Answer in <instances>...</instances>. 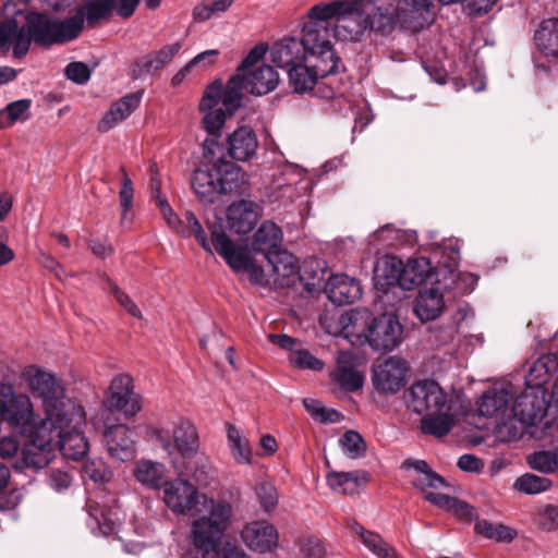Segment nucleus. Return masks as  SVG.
I'll use <instances>...</instances> for the list:
<instances>
[{
	"instance_id": "f257e3e1",
	"label": "nucleus",
	"mask_w": 558,
	"mask_h": 558,
	"mask_svg": "<svg viewBox=\"0 0 558 558\" xmlns=\"http://www.w3.org/2000/svg\"><path fill=\"white\" fill-rule=\"evenodd\" d=\"M161 488L162 500L173 513L187 514L202 504L203 512L191 523V543L203 556L215 551L232 525L233 505L225 498L201 494L197 486L183 478L166 481Z\"/></svg>"
},
{
	"instance_id": "f03ea898",
	"label": "nucleus",
	"mask_w": 558,
	"mask_h": 558,
	"mask_svg": "<svg viewBox=\"0 0 558 558\" xmlns=\"http://www.w3.org/2000/svg\"><path fill=\"white\" fill-rule=\"evenodd\" d=\"M340 335L353 345L367 343L377 352H389L402 342L403 327L396 316L384 314L369 323L366 312L348 311L338 318Z\"/></svg>"
},
{
	"instance_id": "7ed1b4c3",
	"label": "nucleus",
	"mask_w": 558,
	"mask_h": 558,
	"mask_svg": "<svg viewBox=\"0 0 558 558\" xmlns=\"http://www.w3.org/2000/svg\"><path fill=\"white\" fill-rule=\"evenodd\" d=\"M341 2L322 3L310 9L308 22L303 25L302 43L303 57L308 61H322L324 65L339 66L340 59L336 56L331 38L340 34L343 27L338 26V20L347 16L342 12Z\"/></svg>"
},
{
	"instance_id": "20e7f679",
	"label": "nucleus",
	"mask_w": 558,
	"mask_h": 558,
	"mask_svg": "<svg viewBox=\"0 0 558 558\" xmlns=\"http://www.w3.org/2000/svg\"><path fill=\"white\" fill-rule=\"evenodd\" d=\"M31 392L41 400L46 414L45 422L75 424L83 421V407L65 398L62 381L54 374L36 365H28L22 372Z\"/></svg>"
},
{
	"instance_id": "39448f33",
	"label": "nucleus",
	"mask_w": 558,
	"mask_h": 558,
	"mask_svg": "<svg viewBox=\"0 0 558 558\" xmlns=\"http://www.w3.org/2000/svg\"><path fill=\"white\" fill-rule=\"evenodd\" d=\"M372 5V11L363 17L360 13H347L338 20V26L343 27L351 39H356L367 28L383 35L392 33L397 27L415 31L413 20L407 15V10L398 0H365Z\"/></svg>"
},
{
	"instance_id": "423d86ee",
	"label": "nucleus",
	"mask_w": 558,
	"mask_h": 558,
	"mask_svg": "<svg viewBox=\"0 0 558 558\" xmlns=\"http://www.w3.org/2000/svg\"><path fill=\"white\" fill-rule=\"evenodd\" d=\"M337 66L333 64L324 65L322 61H308L303 57V61L288 70L289 83L293 90L299 94L312 90L318 80H328L323 82L327 89L319 87L320 96L324 98H336L343 93L342 83L337 80Z\"/></svg>"
},
{
	"instance_id": "0eeeda50",
	"label": "nucleus",
	"mask_w": 558,
	"mask_h": 558,
	"mask_svg": "<svg viewBox=\"0 0 558 558\" xmlns=\"http://www.w3.org/2000/svg\"><path fill=\"white\" fill-rule=\"evenodd\" d=\"M26 26L33 41L43 46L73 40L82 32L80 16L58 21L45 14L32 13L26 19Z\"/></svg>"
},
{
	"instance_id": "6e6552de",
	"label": "nucleus",
	"mask_w": 558,
	"mask_h": 558,
	"mask_svg": "<svg viewBox=\"0 0 558 558\" xmlns=\"http://www.w3.org/2000/svg\"><path fill=\"white\" fill-rule=\"evenodd\" d=\"M211 242L216 252L233 271L246 272L255 284L263 287L268 284L269 280L263 267L253 260L248 250L236 246L225 232L216 230L211 232Z\"/></svg>"
},
{
	"instance_id": "1a4fd4ad",
	"label": "nucleus",
	"mask_w": 558,
	"mask_h": 558,
	"mask_svg": "<svg viewBox=\"0 0 558 558\" xmlns=\"http://www.w3.org/2000/svg\"><path fill=\"white\" fill-rule=\"evenodd\" d=\"M0 417L23 435L35 436L45 432V420L35 414L31 398L26 395L0 403Z\"/></svg>"
},
{
	"instance_id": "9d476101",
	"label": "nucleus",
	"mask_w": 558,
	"mask_h": 558,
	"mask_svg": "<svg viewBox=\"0 0 558 558\" xmlns=\"http://www.w3.org/2000/svg\"><path fill=\"white\" fill-rule=\"evenodd\" d=\"M86 414L83 410V421L75 424L69 422V424H54V422H45V432L50 433L49 440L58 438L59 449L63 457L80 460L82 459L87 450L88 442L84 434L80 430L81 426L85 424Z\"/></svg>"
},
{
	"instance_id": "9b49d317",
	"label": "nucleus",
	"mask_w": 558,
	"mask_h": 558,
	"mask_svg": "<svg viewBox=\"0 0 558 558\" xmlns=\"http://www.w3.org/2000/svg\"><path fill=\"white\" fill-rule=\"evenodd\" d=\"M407 404L413 412L426 415L446 409L447 396L436 381L424 379L409 388Z\"/></svg>"
},
{
	"instance_id": "f8f14e48",
	"label": "nucleus",
	"mask_w": 558,
	"mask_h": 558,
	"mask_svg": "<svg viewBox=\"0 0 558 558\" xmlns=\"http://www.w3.org/2000/svg\"><path fill=\"white\" fill-rule=\"evenodd\" d=\"M408 363L399 356H389L373 366L372 384L385 395H396L405 386Z\"/></svg>"
},
{
	"instance_id": "ddd939ff",
	"label": "nucleus",
	"mask_w": 558,
	"mask_h": 558,
	"mask_svg": "<svg viewBox=\"0 0 558 558\" xmlns=\"http://www.w3.org/2000/svg\"><path fill=\"white\" fill-rule=\"evenodd\" d=\"M106 404L111 411H120L125 416H134L142 409L141 398L134 392L133 378L120 374L112 378Z\"/></svg>"
},
{
	"instance_id": "4468645a",
	"label": "nucleus",
	"mask_w": 558,
	"mask_h": 558,
	"mask_svg": "<svg viewBox=\"0 0 558 558\" xmlns=\"http://www.w3.org/2000/svg\"><path fill=\"white\" fill-rule=\"evenodd\" d=\"M243 544L252 551L268 554L279 546V532L267 520L247 522L240 532Z\"/></svg>"
},
{
	"instance_id": "2eb2a0df",
	"label": "nucleus",
	"mask_w": 558,
	"mask_h": 558,
	"mask_svg": "<svg viewBox=\"0 0 558 558\" xmlns=\"http://www.w3.org/2000/svg\"><path fill=\"white\" fill-rule=\"evenodd\" d=\"M192 187L199 202L216 203L223 195L221 170L216 165H206L205 168L196 169L192 177Z\"/></svg>"
},
{
	"instance_id": "dca6fc26",
	"label": "nucleus",
	"mask_w": 558,
	"mask_h": 558,
	"mask_svg": "<svg viewBox=\"0 0 558 558\" xmlns=\"http://www.w3.org/2000/svg\"><path fill=\"white\" fill-rule=\"evenodd\" d=\"M360 360L351 351H340L337 365L331 371V379L345 391H355L364 384V376L359 371Z\"/></svg>"
},
{
	"instance_id": "f3484780",
	"label": "nucleus",
	"mask_w": 558,
	"mask_h": 558,
	"mask_svg": "<svg viewBox=\"0 0 558 558\" xmlns=\"http://www.w3.org/2000/svg\"><path fill=\"white\" fill-rule=\"evenodd\" d=\"M104 441L109 454L119 461H129L135 457L133 433L124 424L108 427L104 433Z\"/></svg>"
},
{
	"instance_id": "a211bd4d",
	"label": "nucleus",
	"mask_w": 558,
	"mask_h": 558,
	"mask_svg": "<svg viewBox=\"0 0 558 558\" xmlns=\"http://www.w3.org/2000/svg\"><path fill=\"white\" fill-rule=\"evenodd\" d=\"M241 77L244 82V89L255 96L271 93L280 82L278 72L271 65L265 63L241 74Z\"/></svg>"
},
{
	"instance_id": "6ab92c4d",
	"label": "nucleus",
	"mask_w": 558,
	"mask_h": 558,
	"mask_svg": "<svg viewBox=\"0 0 558 558\" xmlns=\"http://www.w3.org/2000/svg\"><path fill=\"white\" fill-rule=\"evenodd\" d=\"M216 95H218L216 87H207L198 107L204 113L202 123L205 131L211 136L219 137L221 128L229 114L216 102Z\"/></svg>"
},
{
	"instance_id": "aec40b11",
	"label": "nucleus",
	"mask_w": 558,
	"mask_h": 558,
	"mask_svg": "<svg viewBox=\"0 0 558 558\" xmlns=\"http://www.w3.org/2000/svg\"><path fill=\"white\" fill-rule=\"evenodd\" d=\"M325 293L336 305H347L361 298L362 291L359 282L347 275H333L325 284Z\"/></svg>"
},
{
	"instance_id": "412c9836",
	"label": "nucleus",
	"mask_w": 558,
	"mask_h": 558,
	"mask_svg": "<svg viewBox=\"0 0 558 558\" xmlns=\"http://www.w3.org/2000/svg\"><path fill=\"white\" fill-rule=\"evenodd\" d=\"M89 515L88 525L95 531L108 536L113 534L121 523L120 509L116 506L100 505L89 500L87 502Z\"/></svg>"
},
{
	"instance_id": "4be33fe9",
	"label": "nucleus",
	"mask_w": 558,
	"mask_h": 558,
	"mask_svg": "<svg viewBox=\"0 0 558 558\" xmlns=\"http://www.w3.org/2000/svg\"><path fill=\"white\" fill-rule=\"evenodd\" d=\"M257 147V137L251 128L240 126L228 136V155L236 161L250 160L256 154Z\"/></svg>"
},
{
	"instance_id": "5701e85b",
	"label": "nucleus",
	"mask_w": 558,
	"mask_h": 558,
	"mask_svg": "<svg viewBox=\"0 0 558 558\" xmlns=\"http://www.w3.org/2000/svg\"><path fill=\"white\" fill-rule=\"evenodd\" d=\"M28 27H20L15 20H9L0 24V46L13 48V56L17 59L24 57L32 43Z\"/></svg>"
},
{
	"instance_id": "b1692460",
	"label": "nucleus",
	"mask_w": 558,
	"mask_h": 558,
	"mask_svg": "<svg viewBox=\"0 0 558 558\" xmlns=\"http://www.w3.org/2000/svg\"><path fill=\"white\" fill-rule=\"evenodd\" d=\"M257 218L256 206L252 202L240 201L228 208V226L234 233L246 234L251 232L257 222Z\"/></svg>"
},
{
	"instance_id": "393cba45",
	"label": "nucleus",
	"mask_w": 558,
	"mask_h": 558,
	"mask_svg": "<svg viewBox=\"0 0 558 558\" xmlns=\"http://www.w3.org/2000/svg\"><path fill=\"white\" fill-rule=\"evenodd\" d=\"M142 95V92L132 93L113 102L99 121L98 131L106 133L126 119L140 106Z\"/></svg>"
},
{
	"instance_id": "a878e982",
	"label": "nucleus",
	"mask_w": 558,
	"mask_h": 558,
	"mask_svg": "<svg viewBox=\"0 0 558 558\" xmlns=\"http://www.w3.org/2000/svg\"><path fill=\"white\" fill-rule=\"evenodd\" d=\"M50 449L31 442L22 449L21 456L14 462L13 468L15 471L29 476L46 468L50 462Z\"/></svg>"
},
{
	"instance_id": "bb28decb",
	"label": "nucleus",
	"mask_w": 558,
	"mask_h": 558,
	"mask_svg": "<svg viewBox=\"0 0 558 558\" xmlns=\"http://www.w3.org/2000/svg\"><path fill=\"white\" fill-rule=\"evenodd\" d=\"M282 231L279 226L272 221L263 222L254 233L252 250L254 253H260L266 257L282 247Z\"/></svg>"
},
{
	"instance_id": "cd10ccee",
	"label": "nucleus",
	"mask_w": 558,
	"mask_h": 558,
	"mask_svg": "<svg viewBox=\"0 0 558 558\" xmlns=\"http://www.w3.org/2000/svg\"><path fill=\"white\" fill-rule=\"evenodd\" d=\"M270 61L278 68L291 69L303 61L302 43L296 38H284L270 48Z\"/></svg>"
},
{
	"instance_id": "c85d7f7f",
	"label": "nucleus",
	"mask_w": 558,
	"mask_h": 558,
	"mask_svg": "<svg viewBox=\"0 0 558 558\" xmlns=\"http://www.w3.org/2000/svg\"><path fill=\"white\" fill-rule=\"evenodd\" d=\"M185 221L181 220L177 214H173L168 220H166L169 228L174 230L177 233L181 234L182 236H191L194 235L198 244L202 246V248L213 254L211 245L206 236V233L194 215V213L187 210L184 214Z\"/></svg>"
},
{
	"instance_id": "c756f323",
	"label": "nucleus",
	"mask_w": 558,
	"mask_h": 558,
	"mask_svg": "<svg viewBox=\"0 0 558 558\" xmlns=\"http://www.w3.org/2000/svg\"><path fill=\"white\" fill-rule=\"evenodd\" d=\"M444 295L438 289H425L420 291L414 301V313L422 323L436 319L444 311Z\"/></svg>"
},
{
	"instance_id": "7c9ffc66",
	"label": "nucleus",
	"mask_w": 558,
	"mask_h": 558,
	"mask_svg": "<svg viewBox=\"0 0 558 558\" xmlns=\"http://www.w3.org/2000/svg\"><path fill=\"white\" fill-rule=\"evenodd\" d=\"M512 399L510 386L492 387L484 392L477 403L478 414L492 417L504 413Z\"/></svg>"
},
{
	"instance_id": "2f4dec72",
	"label": "nucleus",
	"mask_w": 558,
	"mask_h": 558,
	"mask_svg": "<svg viewBox=\"0 0 558 558\" xmlns=\"http://www.w3.org/2000/svg\"><path fill=\"white\" fill-rule=\"evenodd\" d=\"M208 87H216V102L222 107L229 116H232L241 107L243 98L244 82L241 74L232 76L223 87L220 83H213Z\"/></svg>"
},
{
	"instance_id": "473e14b6",
	"label": "nucleus",
	"mask_w": 558,
	"mask_h": 558,
	"mask_svg": "<svg viewBox=\"0 0 558 558\" xmlns=\"http://www.w3.org/2000/svg\"><path fill=\"white\" fill-rule=\"evenodd\" d=\"M174 448L183 458L194 457L199 449L196 427L187 420H180L172 430Z\"/></svg>"
},
{
	"instance_id": "72a5a7b5",
	"label": "nucleus",
	"mask_w": 558,
	"mask_h": 558,
	"mask_svg": "<svg viewBox=\"0 0 558 558\" xmlns=\"http://www.w3.org/2000/svg\"><path fill=\"white\" fill-rule=\"evenodd\" d=\"M402 468L413 471L411 483L424 494L428 493V488L437 489L445 485L444 477L434 472L424 460L408 459Z\"/></svg>"
},
{
	"instance_id": "f704fd0d",
	"label": "nucleus",
	"mask_w": 558,
	"mask_h": 558,
	"mask_svg": "<svg viewBox=\"0 0 558 558\" xmlns=\"http://www.w3.org/2000/svg\"><path fill=\"white\" fill-rule=\"evenodd\" d=\"M350 530L355 533L363 545L378 558H398L397 551L379 534L367 531L356 521L348 523Z\"/></svg>"
},
{
	"instance_id": "c9c22d12",
	"label": "nucleus",
	"mask_w": 558,
	"mask_h": 558,
	"mask_svg": "<svg viewBox=\"0 0 558 558\" xmlns=\"http://www.w3.org/2000/svg\"><path fill=\"white\" fill-rule=\"evenodd\" d=\"M430 260L426 257L411 258L402 266V289L411 290L427 281L433 274Z\"/></svg>"
},
{
	"instance_id": "e433bc0d",
	"label": "nucleus",
	"mask_w": 558,
	"mask_h": 558,
	"mask_svg": "<svg viewBox=\"0 0 558 558\" xmlns=\"http://www.w3.org/2000/svg\"><path fill=\"white\" fill-rule=\"evenodd\" d=\"M133 474L137 482L153 489H160L166 482V466L147 459L136 462Z\"/></svg>"
},
{
	"instance_id": "4c0bfd02",
	"label": "nucleus",
	"mask_w": 558,
	"mask_h": 558,
	"mask_svg": "<svg viewBox=\"0 0 558 558\" xmlns=\"http://www.w3.org/2000/svg\"><path fill=\"white\" fill-rule=\"evenodd\" d=\"M270 264L274 275L277 276L275 281L284 284L286 280L293 278L299 270L295 257L282 247L266 257Z\"/></svg>"
},
{
	"instance_id": "58836bf2",
	"label": "nucleus",
	"mask_w": 558,
	"mask_h": 558,
	"mask_svg": "<svg viewBox=\"0 0 558 558\" xmlns=\"http://www.w3.org/2000/svg\"><path fill=\"white\" fill-rule=\"evenodd\" d=\"M534 39L538 49L547 57H558V19L541 23Z\"/></svg>"
},
{
	"instance_id": "ea45409f",
	"label": "nucleus",
	"mask_w": 558,
	"mask_h": 558,
	"mask_svg": "<svg viewBox=\"0 0 558 558\" xmlns=\"http://www.w3.org/2000/svg\"><path fill=\"white\" fill-rule=\"evenodd\" d=\"M453 416L448 413V409L439 412H430L421 420V430L425 435H432L440 438L449 434L453 427Z\"/></svg>"
},
{
	"instance_id": "a19ab883",
	"label": "nucleus",
	"mask_w": 558,
	"mask_h": 558,
	"mask_svg": "<svg viewBox=\"0 0 558 558\" xmlns=\"http://www.w3.org/2000/svg\"><path fill=\"white\" fill-rule=\"evenodd\" d=\"M116 8V0H90L80 7L74 16H80L82 27L86 20L89 26H95L100 20L107 19Z\"/></svg>"
},
{
	"instance_id": "79ce46f5",
	"label": "nucleus",
	"mask_w": 558,
	"mask_h": 558,
	"mask_svg": "<svg viewBox=\"0 0 558 558\" xmlns=\"http://www.w3.org/2000/svg\"><path fill=\"white\" fill-rule=\"evenodd\" d=\"M227 438L234 461L238 464H251L252 448L248 439L232 424H227Z\"/></svg>"
},
{
	"instance_id": "37998d69",
	"label": "nucleus",
	"mask_w": 558,
	"mask_h": 558,
	"mask_svg": "<svg viewBox=\"0 0 558 558\" xmlns=\"http://www.w3.org/2000/svg\"><path fill=\"white\" fill-rule=\"evenodd\" d=\"M403 263L397 257H385L375 267V276L384 280L386 286H400L402 288Z\"/></svg>"
},
{
	"instance_id": "c03bdc74",
	"label": "nucleus",
	"mask_w": 558,
	"mask_h": 558,
	"mask_svg": "<svg viewBox=\"0 0 558 558\" xmlns=\"http://www.w3.org/2000/svg\"><path fill=\"white\" fill-rule=\"evenodd\" d=\"M182 48L181 43L167 45L153 54L142 59V69L147 73H155L163 69Z\"/></svg>"
},
{
	"instance_id": "a18cd8bd",
	"label": "nucleus",
	"mask_w": 558,
	"mask_h": 558,
	"mask_svg": "<svg viewBox=\"0 0 558 558\" xmlns=\"http://www.w3.org/2000/svg\"><path fill=\"white\" fill-rule=\"evenodd\" d=\"M558 369V356L555 353L538 357L530 368V376L539 386L548 381L551 374Z\"/></svg>"
},
{
	"instance_id": "49530a36",
	"label": "nucleus",
	"mask_w": 558,
	"mask_h": 558,
	"mask_svg": "<svg viewBox=\"0 0 558 558\" xmlns=\"http://www.w3.org/2000/svg\"><path fill=\"white\" fill-rule=\"evenodd\" d=\"M513 487L520 493L536 495L548 490L551 487V481L546 476L525 473L515 480Z\"/></svg>"
},
{
	"instance_id": "de8ad7c7",
	"label": "nucleus",
	"mask_w": 558,
	"mask_h": 558,
	"mask_svg": "<svg viewBox=\"0 0 558 558\" xmlns=\"http://www.w3.org/2000/svg\"><path fill=\"white\" fill-rule=\"evenodd\" d=\"M474 529L476 533L497 542H511L517 535L513 529L504 524H494L487 520L477 521Z\"/></svg>"
},
{
	"instance_id": "09e8293b",
	"label": "nucleus",
	"mask_w": 558,
	"mask_h": 558,
	"mask_svg": "<svg viewBox=\"0 0 558 558\" xmlns=\"http://www.w3.org/2000/svg\"><path fill=\"white\" fill-rule=\"evenodd\" d=\"M247 181V173L242 168L230 166V169L225 170L223 174L221 173L223 194L240 193Z\"/></svg>"
},
{
	"instance_id": "8fccbe9b",
	"label": "nucleus",
	"mask_w": 558,
	"mask_h": 558,
	"mask_svg": "<svg viewBox=\"0 0 558 558\" xmlns=\"http://www.w3.org/2000/svg\"><path fill=\"white\" fill-rule=\"evenodd\" d=\"M326 481L328 486L337 493L352 494L357 487V478L351 472H330Z\"/></svg>"
},
{
	"instance_id": "3c124183",
	"label": "nucleus",
	"mask_w": 558,
	"mask_h": 558,
	"mask_svg": "<svg viewBox=\"0 0 558 558\" xmlns=\"http://www.w3.org/2000/svg\"><path fill=\"white\" fill-rule=\"evenodd\" d=\"M527 462L533 470L553 473L558 470V452L550 450L537 451L529 457Z\"/></svg>"
},
{
	"instance_id": "603ef678",
	"label": "nucleus",
	"mask_w": 558,
	"mask_h": 558,
	"mask_svg": "<svg viewBox=\"0 0 558 558\" xmlns=\"http://www.w3.org/2000/svg\"><path fill=\"white\" fill-rule=\"evenodd\" d=\"M462 319L463 316L461 313H458L457 317H454L451 323L433 327L430 329V340L438 345H444L453 341L459 330V324Z\"/></svg>"
},
{
	"instance_id": "864d4df0",
	"label": "nucleus",
	"mask_w": 558,
	"mask_h": 558,
	"mask_svg": "<svg viewBox=\"0 0 558 558\" xmlns=\"http://www.w3.org/2000/svg\"><path fill=\"white\" fill-rule=\"evenodd\" d=\"M398 2L407 10L408 17L416 24L415 31L423 28V15L428 11L432 0H398Z\"/></svg>"
},
{
	"instance_id": "5fc2aeb1",
	"label": "nucleus",
	"mask_w": 558,
	"mask_h": 558,
	"mask_svg": "<svg viewBox=\"0 0 558 558\" xmlns=\"http://www.w3.org/2000/svg\"><path fill=\"white\" fill-rule=\"evenodd\" d=\"M82 471L84 476L95 483L109 482L112 476L111 470L102 459H92L86 461Z\"/></svg>"
},
{
	"instance_id": "6e6d98bb",
	"label": "nucleus",
	"mask_w": 558,
	"mask_h": 558,
	"mask_svg": "<svg viewBox=\"0 0 558 558\" xmlns=\"http://www.w3.org/2000/svg\"><path fill=\"white\" fill-rule=\"evenodd\" d=\"M289 361L302 369L322 371L324 368V362L304 349L292 351L289 355Z\"/></svg>"
},
{
	"instance_id": "4d7b16f0",
	"label": "nucleus",
	"mask_w": 558,
	"mask_h": 558,
	"mask_svg": "<svg viewBox=\"0 0 558 558\" xmlns=\"http://www.w3.org/2000/svg\"><path fill=\"white\" fill-rule=\"evenodd\" d=\"M101 278L107 283L110 292L113 293L117 302L133 317L141 318L142 313L131 298L123 292L106 274L101 275Z\"/></svg>"
},
{
	"instance_id": "13d9d810",
	"label": "nucleus",
	"mask_w": 558,
	"mask_h": 558,
	"mask_svg": "<svg viewBox=\"0 0 558 558\" xmlns=\"http://www.w3.org/2000/svg\"><path fill=\"white\" fill-rule=\"evenodd\" d=\"M343 451L351 458H359L365 453V442L355 430H348L340 439Z\"/></svg>"
},
{
	"instance_id": "bf43d9fd",
	"label": "nucleus",
	"mask_w": 558,
	"mask_h": 558,
	"mask_svg": "<svg viewBox=\"0 0 558 558\" xmlns=\"http://www.w3.org/2000/svg\"><path fill=\"white\" fill-rule=\"evenodd\" d=\"M256 495L260 507L265 512L274 510L278 504V494L275 486L268 482H262L256 486Z\"/></svg>"
},
{
	"instance_id": "052dcab7",
	"label": "nucleus",
	"mask_w": 558,
	"mask_h": 558,
	"mask_svg": "<svg viewBox=\"0 0 558 558\" xmlns=\"http://www.w3.org/2000/svg\"><path fill=\"white\" fill-rule=\"evenodd\" d=\"M414 236L413 232H405L400 229H397L393 225L387 223L376 230L373 234V238L383 242V245L390 246L393 244L395 240H399L402 238H407V240H411Z\"/></svg>"
},
{
	"instance_id": "680f3d73",
	"label": "nucleus",
	"mask_w": 558,
	"mask_h": 558,
	"mask_svg": "<svg viewBox=\"0 0 558 558\" xmlns=\"http://www.w3.org/2000/svg\"><path fill=\"white\" fill-rule=\"evenodd\" d=\"M121 171L123 172V179L121 182V189L119 191V199L122 210V220H124L128 217V213L133 207L134 189L132 180L125 173L123 168H121Z\"/></svg>"
},
{
	"instance_id": "e2e57ef3",
	"label": "nucleus",
	"mask_w": 558,
	"mask_h": 558,
	"mask_svg": "<svg viewBox=\"0 0 558 558\" xmlns=\"http://www.w3.org/2000/svg\"><path fill=\"white\" fill-rule=\"evenodd\" d=\"M513 415L519 418L520 422L531 424L537 416L530 398L527 396L520 397L515 400L512 407Z\"/></svg>"
},
{
	"instance_id": "0e129e2a",
	"label": "nucleus",
	"mask_w": 558,
	"mask_h": 558,
	"mask_svg": "<svg viewBox=\"0 0 558 558\" xmlns=\"http://www.w3.org/2000/svg\"><path fill=\"white\" fill-rule=\"evenodd\" d=\"M31 99H20L7 105L5 112L11 123L26 121L29 118Z\"/></svg>"
},
{
	"instance_id": "69168bd1",
	"label": "nucleus",
	"mask_w": 558,
	"mask_h": 558,
	"mask_svg": "<svg viewBox=\"0 0 558 558\" xmlns=\"http://www.w3.org/2000/svg\"><path fill=\"white\" fill-rule=\"evenodd\" d=\"M267 52V47L263 44L255 46L238 66L236 74H243L251 69L259 66L262 59Z\"/></svg>"
},
{
	"instance_id": "338daca9",
	"label": "nucleus",
	"mask_w": 558,
	"mask_h": 558,
	"mask_svg": "<svg viewBox=\"0 0 558 558\" xmlns=\"http://www.w3.org/2000/svg\"><path fill=\"white\" fill-rule=\"evenodd\" d=\"M46 482L57 493L66 490L72 484V476L63 470L52 469L48 472Z\"/></svg>"
},
{
	"instance_id": "774afa93",
	"label": "nucleus",
	"mask_w": 558,
	"mask_h": 558,
	"mask_svg": "<svg viewBox=\"0 0 558 558\" xmlns=\"http://www.w3.org/2000/svg\"><path fill=\"white\" fill-rule=\"evenodd\" d=\"M64 74L68 80L83 85L88 82L90 77V70L83 62H71L66 65Z\"/></svg>"
}]
</instances>
